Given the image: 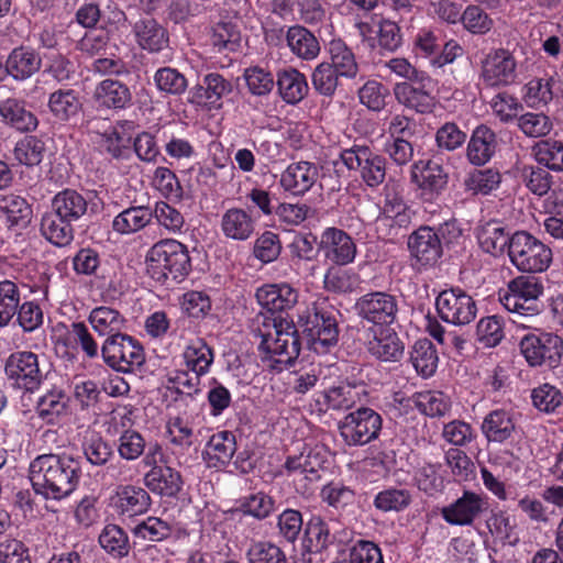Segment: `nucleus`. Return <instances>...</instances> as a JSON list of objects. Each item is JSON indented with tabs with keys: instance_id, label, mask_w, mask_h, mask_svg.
I'll return each mask as SVG.
<instances>
[{
	"instance_id": "nucleus-8",
	"label": "nucleus",
	"mask_w": 563,
	"mask_h": 563,
	"mask_svg": "<svg viewBox=\"0 0 563 563\" xmlns=\"http://www.w3.org/2000/svg\"><path fill=\"white\" fill-rule=\"evenodd\" d=\"M339 159L350 172H356L369 188H377L386 178V158L365 142L342 147Z\"/></svg>"
},
{
	"instance_id": "nucleus-21",
	"label": "nucleus",
	"mask_w": 563,
	"mask_h": 563,
	"mask_svg": "<svg viewBox=\"0 0 563 563\" xmlns=\"http://www.w3.org/2000/svg\"><path fill=\"white\" fill-rule=\"evenodd\" d=\"M351 538V532L339 527L338 523H329L319 517L311 518L305 530V548L311 553H321L333 544H345Z\"/></svg>"
},
{
	"instance_id": "nucleus-20",
	"label": "nucleus",
	"mask_w": 563,
	"mask_h": 563,
	"mask_svg": "<svg viewBox=\"0 0 563 563\" xmlns=\"http://www.w3.org/2000/svg\"><path fill=\"white\" fill-rule=\"evenodd\" d=\"M364 346L368 355L380 363H398L405 354L404 341L390 327L369 328Z\"/></svg>"
},
{
	"instance_id": "nucleus-1",
	"label": "nucleus",
	"mask_w": 563,
	"mask_h": 563,
	"mask_svg": "<svg viewBox=\"0 0 563 563\" xmlns=\"http://www.w3.org/2000/svg\"><path fill=\"white\" fill-rule=\"evenodd\" d=\"M261 338L258 352L264 366L280 373L294 364L300 354L301 338L297 325L282 317L264 319L263 329L254 330Z\"/></svg>"
},
{
	"instance_id": "nucleus-63",
	"label": "nucleus",
	"mask_w": 563,
	"mask_h": 563,
	"mask_svg": "<svg viewBox=\"0 0 563 563\" xmlns=\"http://www.w3.org/2000/svg\"><path fill=\"white\" fill-rule=\"evenodd\" d=\"M476 336L486 347L497 346L505 336L503 319L496 314L482 318L476 325Z\"/></svg>"
},
{
	"instance_id": "nucleus-50",
	"label": "nucleus",
	"mask_w": 563,
	"mask_h": 563,
	"mask_svg": "<svg viewBox=\"0 0 563 563\" xmlns=\"http://www.w3.org/2000/svg\"><path fill=\"white\" fill-rule=\"evenodd\" d=\"M537 163L549 170L563 172V141L545 139L532 147Z\"/></svg>"
},
{
	"instance_id": "nucleus-45",
	"label": "nucleus",
	"mask_w": 563,
	"mask_h": 563,
	"mask_svg": "<svg viewBox=\"0 0 563 563\" xmlns=\"http://www.w3.org/2000/svg\"><path fill=\"white\" fill-rule=\"evenodd\" d=\"M221 227L225 236L245 241L254 232V220L245 210L232 208L223 214Z\"/></svg>"
},
{
	"instance_id": "nucleus-54",
	"label": "nucleus",
	"mask_w": 563,
	"mask_h": 563,
	"mask_svg": "<svg viewBox=\"0 0 563 563\" xmlns=\"http://www.w3.org/2000/svg\"><path fill=\"white\" fill-rule=\"evenodd\" d=\"M101 548L115 559L126 556L130 552L129 537L117 525H107L99 534Z\"/></svg>"
},
{
	"instance_id": "nucleus-57",
	"label": "nucleus",
	"mask_w": 563,
	"mask_h": 563,
	"mask_svg": "<svg viewBox=\"0 0 563 563\" xmlns=\"http://www.w3.org/2000/svg\"><path fill=\"white\" fill-rule=\"evenodd\" d=\"M440 46V32L433 27L419 29L412 38V53L417 58L428 59L430 66Z\"/></svg>"
},
{
	"instance_id": "nucleus-38",
	"label": "nucleus",
	"mask_w": 563,
	"mask_h": 563,
	"mask_svg": "<svg viewBox=\"0 0 563 563\" xmlns=\"http://www.w3.org/2000/svg\"><path fill=\"white\" fill-rule=\"evenodd\" d=\"M41 68V57L31 48L16 47L7 58V73L16 80L30 78Z\"/></svg>"
},
{
	"instance_id": "nucleus-55",
	"label": "nucleus",
	"mask_w": 563,
	"mask_h": 563,
	"mask_svg": "<svg viewBox=\"0 0 563 563\" xmlns=\"http://www.w3.org/2000/svg\"><path fill=\"white\" fill-rule=\"evenodd\" d=\"M532 406L540 412L550 415L563 405V393L556 386L543 383L532 388L530 394Z\"/></svg>"
},
{
	"instance_id": "nucleus-58",
	"label": "nucleus",
	"mask_w": 563,
	"mask_h": 563,
	"mask_svg": "<svg viewBox=\"0 0 563 563\" xmlns=\"http://www.w3.org/2000/svg\"><path fill=\"white\" fill-rule=\"evenodd\" d=\"M358 284V275L352 269H343L341 266L332 265L323 277L324 288L334 294L352 292Z\"/></svg>"
},
{
	"instance_id": "nucleus-56",
	"label": "nucleus",
	"mask_w": 563,
	"mask_h": 563,
	"mask_svg": "<svg viewBox=\"0 0 563 563\" xmlns=\"http://www.w3.org/2000/svg\"><path fill=\"white\" fill-rule=\"evenodd\" d=\"M131 136L121 124L109 126L98 141L101 151L107 152L114 158H120L129 151Z\"/></svg>"
},
{
	"instance_id": "nucleus-35",
	"label": "nucleus",
	"mask_w": 563,
	"mask_h": 563,
	"mask_svg": "<svg viewBox=\"0 0 563 563\" xmlns=\"http://www.w3.org/2000/svg\"><path fill=\"white\" fill-rule=\"evenodd\" d=\"M503 176L498 168H475L463 179V189L471 196H488L501 185Z\"/></svg>"
},
{
	"instance_id": "nucleus-16",
	"label": "nucleus",
	"mask_w": 563,
	"mask_h": 563,
	"mask_svg": "<svg viewBox=\"0 0 563 563\" xmlns=\"http://www.w3.org/2000/svg\"><path fill=\"white\" fill-rule=\"evenodd\" d=\"M4 372L12 385L33 393L45 378L38 355L30 351L12 353L5 361Z\"/></svg>"
},
{
	"instance_id": "nucleus-48",
	"label": "nucleus",
	"mask_w": 563,
	"mask_h": 563,
	"mask_svg": "<svg viewBox=\"0 0 563 563\" xmlns=\"http://www.w3.org/2000/svg\"><path fill=\"white\" fill-rule=\"evenodd\" d=\"M553 77L531 78L522 88V99L529 108H542L553 99Z\"/></svg>"
},
{
	"instance_id": "nucleus-41",
	"label": "nucleus",
	"mask_w": 563,
	"mask_h": 563,
	"mask_svg": "<svg viewBox=\"0 0 563 563\" xmlns=\"http://www.w3.org/2000/svg\"><path fill=\"white\" fill-rule=\"evenodd\" d=\"M153 212L143 206L130 207L117 214L112 220V229L119 234L128 235L143 230L151 223Z\"/></svg>"
},
{
	"instance_id": "nucleus-24",
	"label": "nucleus",
	"mask_w": 563,
	"mask_h": 563,
	"mask_svg": "<svg viewBox=\"0 0 563 563\" xmlns=\"http://www.w3.org/2000/svg\"><path fill=\"white\" fill-rule=\"evenodd\" d=\"M319 169L314 163L300 161L289 164L280 174L279 185L294 196H303L316 184Z\"/></svg>"
},
{
	"instance_id": "nucleus-46",
	"label": "nucleus",
	"mask_w": 563,
	"mask_h": 563,
	"mask_svg": "<svg viewBox=\"0 0 563 563\" xmlns=\"http://www.w3.org/2000/svg\"><path fill=\"white\" fill-rule=\"evenodd\" d=\"M418 411L429 418H442L451 411L452 400L441 390L416 391Z\"/></svg>"
},
{
	"instance_id": "nucleus-18",
	"label": "nucleus",
	"mask_w": 563,
	"mask_h": 563,
	"mask_svg": "<svg viewBox=\"0 0 563 563\" xmlns=\"http://www.w3.org/2000/svg\"><path fill=\"white\" fill-rule=\"evenodd\" d=\"M411 265L418 271L434 266L443 255L439 233L430 225H420L407 241Z\"/></svg>"
},
{
	"instance_id": "nucleus-5",
	"label": "nucleus",
	"mask_w": 563,
	"mask_h": 563,
	"mask_svg": "<svg viewBox=\"0 0 563 563\" xmlns=\"http://www.w3.org/2000/svg\"><path fill=\"white\" fill-rule=\"evenodd\" d=\"M330 450L322 443H303L299 454L288 455L284 467L294 476L297 493L314 490V483L322 479L330 461Z\"/></svg>"
},
{
	"instance_id": "nucleus-12",
	"label": "nucleus",
	"mask_w": 563,
	"mask_h": 563,
	"mask_svg": "<svg viewBox=\"0 0 563 563\" xmlns=\"http://www.w3.org/2000/svg\"><path fill=\"white\" fill-rule=\"evenodd\" d=\"M520 351L530 366L555 368L563 355V339L551 332L528 333L520 341Z\"/></svg>"
},
{
	"instance_id": "nucleus-27",
	"label": "nucleus",
	"mask_w": 563,
	"mask_h": 563,
	"mask_svg": "<svg viewBox=\"0 0 563 563\" xmlns=\"http://www.w3.org/2000/svg\"><path fill=\"white\" fill-rule=\"evenodd\" d=\"M497 135L486 124L477 125L468 140L466 147V157L474 166H484L496 154Z\"/></svg>"
},
{
	"instance_id": "nucleus-26",
	"label": "nucleus",
	"mask_w": 563,
	"mask_h": 563,
	"mask_svg": "<svg viewBox=\"0 0 563 563\" xmlns=\"http://www.w3.org/2000/svg\"><path fill=\"white\" fill-rule=\"evenodd\" d=\"M255 296L258 303L272 313L287 311L298 301V291L286 283L263 285Z\"/></svg>"
},
{
	"instance_id": "nucleus-34",
	"label": "nucleus",
	"mask_w": 563,
	"mask_h": 563,
	"mask_svg": "<svg viewBox=\"0 0 563 563\" xmlns=\"http://www.w3.org/2000/svg\"><path fill=\"white\" fill-rule=\"evenodd\" d=\"M133 33L139 46L150 53L161 52L168 44L165 29L152 18L135 22Z\"/></svg>"
},
{
	"instance_id": "nucleus-36",
	"label": "nucleus",
	"mask_w": 563,
	"mask_h": 563,
	"mask_svg": "<svg viewBox=\"0 0 563 563\" xmlns=\"http://www.w3.org/2000/svg\"><path fill=\"white\" fill-rule=\"evenodd\" d=\"M88 321L99 335H108V338L121 334L126 325L125 317L118 309L109 306L93 308L88 316Z\"/></svg>"
},
{
	"instance_id": "nucleus-33",
	"label": "nucleus",
	"mask_w": 563,
	"mask_h": 563,
	"mask_svg": "<svg viewBox=\"0 0 563 563\" xmlns=\"http://www.w3.org/2000/svg\"><path fill=\"white\" fill-rule=\"evenodd\" d=\"M421 87H415L412 82L402 81L394 87V95L397 101L418 113H430L435 106L434 97L427 91L424 82Z\"/></svg>"
},
{
	"instance_id": "nucleus-4",
	"label": "nucleus",
	"mask_w": 563,
	"mask_h": 563,
	"mask_svg": "<svg viewBox=\"0 0 563 563\" xmlns=\"http://www.w3.org/2000/svg\"><path fill=\"white\" fill-rule=\"evenodd\" d=\"M145 263L147 275L159 284L184 280L191 267L187 247L174 239L155 243L148 250Z\"/></svg>"
},
{
	"instance_id": "nucleus-2",
	"label": "nucleus",
	"mask_w": 563,
	"mask_h": 563,
	"mask_svg": "<svg viewBox=\"0 0 563 563\" xmlns=\"http://www.w3.org/2000/svg\"><path fill=\"white\" fill-rule=\"evenodd\" d=\"M29 478L34 493H73L80 488V464L67 455L44 454L31 463Z\"/></svg>"
},
{
	"instance_id": "nucleus-40",
	"label": "nucleus",
	"mask_w": 563,
	"mask_h": 563,
	"mask_svg": "<svg viewBox=\"0 0 563 563\" xmlns=\"http://www.w3.org/2000/svg\"><path fill=\"white\" fill-rule=\"evenodd\" d=\"M328 64L342 75L343 78L353 79L358 74V64L351 47L341 38L330 41Z\"/></svg>"
},
{
	"instance_id": "nucleus-42",
	"label": "nucleus",
	"mask_w": 563,
	"mask_h": 563,
	"mask_svg": "<svg viewBox=\"0 0 563 563\" xmlns=\"http://www.w3.org/2000/svg\"><path fill=\"white\" fill-rule=\"evenodd\" d=\"M32 217V209L27 201L18 195L0 196V218L9 227L24 228Z\"/></svg>"
},
{
	"instance_id": "nucleus-59",
	"label": "nucleus",
	"mask_w": 563,
	"mask_h": 563,
	"mask_svg": "<svg viewBox=\"0 0 563 563\" xmlns=\"http://www.w3.org/2000/svg\"><path fill=\"white\" fill-rule=\"evenodd\" d=\"M441 435L445 442L457 449L467 448L477 439L474 427L462 419H453L444 423Z\"/></svg>"
},
{
	"instance_id": "nucleus-7",
	"label": "nucleus",
	"mask_w": 563,
	"mask_h": 563,
	"mask_svg": "<svg viewBox=\"0 0 563 563\" xmlns=\"http://www.w3.org/2000/svg\"><path fill=\"white\" fill-rule=\"evenodd\" d=\"M510 263L522 273L536 274L545 272L553 260L552 250L526 230L512 232L509 247Z\"/></svg>"
},
{
	"instance_id": "nucleus-6",
	"label": "nucleus",
	"mask_w": 563,
	"mask_h": 563,
	"mask_svg": "<svg viewBox=\"0 0 563 563\" xmlns=\"http://www.w3.org/2000/svg\"><path fill=\"white\" fill-rule=\"evenodd\" d=\"M544 292V285L540 277L534 275H519L510 279L506 289L498 292L503 307L520 317H534L542 310L540 297Z\"/></svg>"
},
{
	"instance_id": "nucleus-14",
	"label": "nucleus",
	"mask_w": 563,
	"mask_h": 563,
	"mask_svg": "<svg viewBox=\"0 0 563 563\" xmlns=\"http://www.w3.org/2000/svg\"><path fill=\"white\" fill-rule=\"evenodd\" d=\"M435 310L440 319L453 325L471 323L477 313L473 297L461 287L443 289L435 298Z\"/></svg>"
},
{
	"instance_id": "nucleus-51",
	"label": "nucleus",
	"mask_w": 563,
	"mask_h": 563,
	"mask_svg": "<svg viewBox=\"0 0 563 563\" xmlns=\"http://www.w3.org/2000/svg\"><path fill=\"white\" fill-rule=\"evenodd\" d=\"M145 486L152 493H178L181 489V477L169 466L153 467L144 477Z\"/></svg>"
},
{
	"instance_id": "nucleus-49",
	"label": "nucleus",
	"mask_w": 563,
	"mask_h": 563,
	"mask_svg": "<svg viewBox=\"0 0 563 563\" xmlns=\"http://www.w3.org/2000/svg\"><path fill=\"white\" fill-rule=\"evenodd\" d=\"M70 221L62 219L56 213H46L41 221L42 235L56 246H66L74 239Z\"/></svg>"
},
{
	"instance_id": "nucleus-10",
	"label": "nucleus",
	"mask_w": 563,
	"mask_h": 563,
	"mask_svg": "<svg viewBox=\"0 0 563 563\" xmlns=\"http://www.w3.org/2000/svg\"><path fill=\"white\" fill-rule=\"evenodd\" d=\"M338 428L346 445L363 446L379 437L383 418L373 408L361 406L345 415Z\"/></svg>"
},
{
	"instance_id": "nucleus-31",
	"label": "nucleus",
	"mask_w": 563,
	"mask_h": 563,
	"mask_svg": "<svg viewBox=\"0 0 563 563\" xmlns=\"http://www.w3.org/2000/svg\"><path fill=\"white\" fill-rule=\"evenodd\" d=\"M484 508L485 501L479 495H462L455 503L442 509V516L450 525L467 526Z\"/></svg>"
},
{
	"instance_id": "nucleus-30",
	"label": "nucleus",
	"mask_w": 563,
	"mask_h": 563,
	"mask_svg": "<svg viewBox=\"0 0 563 563\" xmlns=\"http://www.w3.org/2000/svg\"><path fill=\"white\" fill-rule=\"evenodd\" d=\"M276 86L282 100L291 106L298 104L309 92L306 76L292 67L277 71Z\"/></svg>"
},
{
	"instance_id": "nucleus-43",
	"label": "nucleus",
	"mask_w": 563,
	"mask_h": 563,
	"mask_svg": "<svg viewBox=\"0 0 563 563\" xmlns=\"http://www.w3.org/2000/svg\"><path fill=\"white\" fill-rule=\"evenodd\" d=\"M0 117L5 124L21 132L33 131L38 124L36 117L16 99H7L0 103Z\"/></svg>"
},
{
	"instance_id": "nucleus-9",
	"label": "nucleus",
	"mask_w": 563,
	"mask_h": 563,
	"mask_svg": "<svg viewBox=\"0 0 563 563\" xmlns=\"http://www.w3.org/2000/svg\"><path fill=\"white\" fill-rule=\"evenodd\" d=\"M354 309L357 317L369 323L371 328H389L398 323L399 299L389 291H368L356 299Z\"/></svg>"
},
{
	"instance_id": "nucleus-53",
	"label": "nucleus",
	"mask_w": 563,
	"mask_h": 563,
	"mask_svg": "<svg viewBox=\"0 0 563 563\" xmlns=\"http://www.w3.org/2000/svg\"><path fill=\"white\" fill-rule=\"evenodd\" d=\"M80 101L73 89H58L49 95L48 108L59 121H67L80 109Z\"/></svg>"
},
{
	"instance_id": "nucleus-52",
	"label": "nucleus",
	"mask_w": 563,
	"mask_h": 563,
	"mask_svg": "<svg viewBox=\"0 0 563 563\" xmlns=\"http://www.w3.org/2000/svg\"><path fill=\"white\" fill-rule=\"evenodd\" d=\"M520 178L527 189L539 197L549 194L553 185V176L550 170L541 165H522L519 170Z\"/></svg>"
},
{
	"instance_id": "nucleus-25",
	"label": "nucleus",
	"mask_w": 563,
	"mask_h": 563,
	"mask_svg": "<svg viewBox=\"0 0 563 563\" xmlns=\"http://www.w3.org/2000/svg\"><path fill=\"white\" fill-rule=\"evenodd\" d=\"M356 402L354 387L340 383L330 386L313 395L311 407L319 413L328 411H345L354 407Z\"/></svg>"
},
{
	"instance_id": "nucleus-3",
	"label": "nucleus",
	"mask_w": 563,
	"mask_h": 563,
	"mask_svg": "<svg viewBox=\"0 0 563 563\" xmlns=\"http://www.w3.org/2000/svg\"><path fill=\"white\" fill-rule=\"evenodd\" d=\"M339 316L340 312L325 301L312 303L299 316L298 325L310 351L324 355L338 345Z\"/></svg>"
},
{
	"instance_id": "nucleus-22",
	"label": "nucleus",
	"mask_w": 563,
	"mask_h": 563,
	"mask_svg": "<svg viewBox=\"0 0 563 563\" xmlns=\"http://www.w3.org/2000/svg\"><path fill=\"white\" fill-rule=\"evenodd\" d=\"M481 431L489 443L503 444L512 441L517 432L515 411L505 408L490 410L482 421Z\"/></svg>"
},
{
	"instance_id": "nucleus-61",
	"label": "nucleus",
	"mask_w": 563,
	"mask_h": 563,
	"mask_svg": "<svg viewBox=\"0 0 563 563\" xmlns=\"http://www.w3.org/2000/svg\"><path fill=\"white\" fill-rule=\"evenodd\" d=\"M44 151V143L40 139L25 136L15 144L13 155L21 165L33 167L42 162Z\"/></svg>"
},
{
	"instance_id": "nucleus-32",
	"label": "nucleus",
	"mask_w": 563,
	"mask_h": 563,
	"mask_svg": "<svg viewBox=\"0 0 563 563\" xmlns=\"http://www.w3.org/2000/svg\"><path fill=\"white\" fill-rule=\"evenodd\" d=\"M286 42L290 52L303 60L317 58L321 51L317 36L301 24H295L287 29Z\"/></svg>"
},
{
	"instance_id": "nucleus-39",
	"label": "nucleus",
	"mask_w": 563,
	"mask_h": 563,
	"mask_svg": "<svg viewBox=\"0 0 563 563\" xmlns=\"http://www.w3.org/2000/svg\"><path fill=\"white\" fill-rule=\"evenodd\" d=\"M409 361L418 375L423 378L432 377L439 364L435 345L426 338L417 340L411 346Z\"/></svg>"
},
{
	"instance_id": "nucleus-44",
	"label": "nucleus",
	"mask_w": 563,
	"mask_h": 563,
	"mask_svg": "<svg viewBox=\"0 0 563 563\" xmlns=\"http://www.w3.org/2000/svg\"><path fill=\"white\" fill-rule=\"evenodd\" d=\"M444 459L451 468L454 481L464 484L463 493H473L466 486L476 479V466L471 457L461 449L451 448L445 452Z\"/></svg>"
},
{
	"instance_id": "nucleus-47",
	"label": "nucleus",
	"mask_w": 563,
	"mask_h": 563,
	"mask_svg": "<svg viewBox=\"0 0 563 563\" xmlns=\"http://www.w3.org/2000/svg\"><path fill=\"white\" fill-rule=\"evenodd\" d=\"M68 396L63 389L54 387L47 390L37 401V413L47 423H55L60 417L67 415Z\"/></svg>"
},
{
	"instance_id": "nucleus-28",
	"label": "nucleus",
	"mask_w": 563,
	"mask_h": 563,
	"mask_svg": "<svg viewBox=\"0 0 563 563\" xmlns=\"http://www.w3.org/2000/svg\"><path fill=\"white\" fill-rule=\"evenodd\" d=\"M477 242L483 252L495 257L509 252L512 243V233L497 220L482 224L476 233Z\"/></svg>"
},
{
	"instance_id": "nucleus-29",
	"label": "nucleus",
	"mask_w": 563,
	"mask_h": 563,
	"mask_svg": "<svg viewBox=\"0 0 563 563\" xmlns=\"http://www.w3.org/2000/svg\"><path fill=\"white\" fill-rule=\"evenodd\" d=\"M93 101L101 109L122 110L131 104L132 92L117 79H104L96 86Z\"/></svg>"
},
{
	"instance_id": "nucleus-11",
	"label": "nucleus",
	"mask_w": 563,
	"mask_h": 563,
	"mask_svg": "<svg viewBox=\"0 0 563 563\" xmlns=\"http://www.w3.org/2000/svg\"><path fill=\"white\" fill-rule=\"evenodd\" d=\"M184 361L188 371H177L169 378L177 391L191 394L199 391L200 385L209 386L210 379L207 378V382H201V377L209 372L211 349L201 341L194 342L186 347Z\"/></svg>"
},
{
	"instance_id": "nucleus-19",
	"label": "nucleus",
	"mask_w": 563,
	"mask_h": 563,
	"mask_svg": "<svg viewBox=\"0 0 563 563\" xmlns=\"http://www.w3.org/2000/svg\"><path fill=\"white\" fill-rule=\"evenodd\" d=\"M318 251L323 255L325 262L335 266H346L353 263L357 254L353 238L335 227H328L321 232Z\"/></svg>"
},
{
	"instance_id": "nucleus-17",
	"label": "nucleus",
	"mask_w": 563,
	"mask_h": 563,
	"mask_svg": "<svg viewBox=\"0 0 563 563\" xmlns=\"http://www.w3.org/2000/svg\"><path fill=\"white\" fill-rule=\"evenodd\" d=\"M415 217L416 210L405 201L401 195L388 192L376 219L377 231L383 233L384 238H397L402 230L409 229Z\"/></svg>"
},
{
	"instance_id": "nucleus-15",
	"label": "nucleus",
	"mask_w": 563,
	"mask_h": 563,
	"mask_svg": "<svg viewBox=\"0 0 563 563\" xmlns=\"http://www.w3.org/2000/svg\"><path fill=\"white\" fill-rule=\"evenodd\" d=\"M101 354L104 362L119 372H133L141 367L145 361V354L137 340L126 334L108 338Z\"/></svg>"
},
{
	"instance_id": "nucleus-62",
	"label": "nucleus",
	"mask_w": 563,
	"mask_h": 563,
	"mask_svg": "<svg viewBox=\"0 0 563 563\" xmlns=\"http://www.w3.org/2000/svg\"><path fill=\"white\" fill-rule=\"evenodd\" d=\"M463 27L474 35H485L494 26V20L478 4H468L462 12Z\"/></svg>"
},
{
	"instance_id": "nucleus-23",
	"label": "nucleus",
	"mask_w": 563,
	"mask_h": 563,
	"mask_svg": "<svg viewBox=\"0 0 563 563\" xmlns=\"http://www.w3.org/2000/svg\"><path fill=\"white\" fill-rule=\"evenodd\" d=\"M516 68L517 63L514 56L506 49H497L486 57L482 76L487 86H508L517 78Z\"/></svg>"
},
{
	"instance_id": "nucleus-13",
	"label": "nucleus",
	"mask_w": 563,
	"mask_h": 563,
	"mask_svg": "<svg viewBox=\"0 0 563 563\" xmlns=\"http://www.w3.org/2000/svg\"><path fill=\"white\" fill-rule=\"evenodd\" d=\"M411 183L416 186L422 202H434L445 191L449 173L442 164L433 159H419L411 165Z\"/></svg>"
},
{
	"instance_id": "nucleus-64",
	"label": "nucleus",
	"mask_w": 563,
	"mask_h": 563,
	"mask_svg": "<svg viewBox=\"0 0 563 563\" xmlns=\"http://www.w3.org/2000/svg\"><path fill=\"white\" fill-rule=\"evenodd\" d=\"M340 78H343L342 75H339L328 62L320 63L311 75L314 90L324 97H332L335 93Z\"/></svg>"
},
{
	"instance_id": "nucleus-60",
	"label": "nucleus",
	"mask_w": 563,
	"mask_h": 563,
	"mask_svg": "<svg viewBox=\"0 0 563 563\" xmlns=\"http://www.w3.org/2000/svg\"><path fill=\"white\" fill-rule=\"evenodd\" d=\"M445 471L441 464H426L418 468L415 474V482L422 493H442L445 488Z\"/></svg>"
},
{
	"instance_id": "nucleus-37",
	"label": "nucleus",
	"mask_w": 563,
	"mask_h": 563,
	"mask_svg": "<svg viewBox=\"0 0 563 563\" xmlns=\"http://www.w3.org/2000/svg\"><path fill=\"white\" fill-rule=\"evenodd\" d=\"M52 209L62 219L74 222L87 213L88 201L77 190L64 189L53 197Z\"/></svg>"
}]
</instances>
